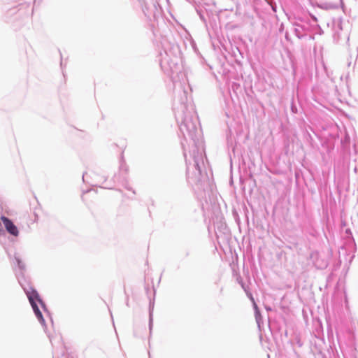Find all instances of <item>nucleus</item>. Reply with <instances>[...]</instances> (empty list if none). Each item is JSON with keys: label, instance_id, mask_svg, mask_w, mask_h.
Wrapping results in <instances>:
<instances>
[{"label": "nucleus", "instance_id": "f257e3e1", "mask_svg": "<svg viewBox=\"0 0 358 358\" xmlns=\"http://www.w3.org/2000/svg\"><path fill=\"white\" fill-rule=\"evenodd\" d=\"M173 110L180 133L185 140L189 138L192 149L187 154L185 144L181 143L186 162L187 179L191 185H200L208 179L204 162V144L194 106L185 90L174 99Z\"/></svg>", "mask_w": 358, "mask_h": 358}, {"label": "nucleus", "instance_id": "f03ea898", "mask_svg": "<svg viewBox=\"0 0 358 358\" xmlns=\"http://www.w3.org/2000/svg\"><path fill=\"white\" fill-rule=\"evenodd\" d=\"M15 260L18 268V270L16 271L15 273L18 282L25 292L36 317L42 326L45 327V320L42 313L39 310L37 302L41 305L43 309H45V305L40 298L37 291L33 287L29 278L26 277L24 275L25 264L16 255L15 256Z\"/></svg>", "mask_w": 358, "mask_h": 358}, {"label": "nucleus", "instance_id": "7ed1b4c3", "mask_svg": "<svg viewBox=\"0 0 358 358\" xmlns=\"http://www.w3.org/2000/svg\"><path fill=\"white\" fill-rule=\"evenodd\" d=\"M160 66L167 75L172 76L180 71L179 58L174 55L171 56L166 51L163 55L161 53Z\"/></svg>", "mask_w": 358, "mask_h": 358}, {"label": "nucleus", "instance_id": "20e7f679", "mask_svg": "<svg viewBox=\"0 0 358 358\" xmlns=\"http://www.w3.org/2000/svg\"><path fill=\"white\" fill-rule=\"evenodd\" d=\"M1 220L5 226L6 231L11 235L14 236H17L19 231L17 227L13 224V222L8 217L5 216L1 217Z\"/></svg>", "mask_w": 358, "mask_h": 358}, {"label": "nucleus", "instance_id": "39448f33", "mask_svg": "<svg viewBox=\"0 0 358 358\" xmlns=\"http://www.w3.org/2000/svg\"><path fill=\"white\" fill-rule=\"evenodd\" d=\"M343 20L341 17L335 18L333 20L334 26V39L335 41L338 42L341 38V31L343 29L342 27Z\"/></svg>", "mask_w": 358, "mask_h": 358}, {"label": "nucleus", "instance_id": "423d86ee", "mask_svg": "<svg viewBox=\"0 0 358 358\" xmlns=\"http://www.w3.org/2000/svg\"><path fill=\"white\" fill-rule=\"evenodd\" d=\"M254 309H255V320H256V322H257V324L259 328H260L261 323L262 322V315L259 310V308L255 303H254Z\"/></svg>", "mask_w": 358, "mask_h": 358}, {"label": "nucleus", "instance_id": "0eeeda50", "mask_svg": "<svg viewBox=\"0 0 358 358\" xmlns=\"http://www.w3.org/2000/svg\"><path fill=\"white\" fill-rule=\"evenodd\" d=\"M153 308H154V302L150 301V306H149V329L151 331L152 327V313H153Z\"/></svg>", "mask_w": 358, "mask_h": 358}, {"label": "nucleus", "instance_id": "6e6552de", "mask_svg": "<svg viewBox=\"0 0 358 358\" xmlns=\"http://www.w3.org/2000/svg\"><path fill=\"white\" fill-rule=\"evenodd\" d=\"M120 171L124 172L125 173H127L128 171V166L126 165V164L123 161L120 162Z\"/></svg>", "mask_w": 358, "mask_h": 358}, {"label": "nucleus", "instance_id": "1a4fd4ad", "mask_svg": "<svg viewBox=\"0 0 358 358\" xmlns=\"http://www.w3.org/2000/svg\"><path fill=\"white\" fill-rule=\"evenodd\" d=\"M107 180V178L103 176L101 178V180H95L94 182H95V184L94 185H97L99 183H103L104 182H106Z\"/></svg>", "mask_w": 358, "mask_h": 358}, {"label": "nucleus", "instance_id": "9d476101", "mask_svg": "<svg viewBox=\"0 0 358 358\" xmlns=\"http://www.w3.org/2000/svg\"><path fill=\"white\" fill-rule=\"evenodd\" d=\"M34 2H35V0H29V1H27L25 2V6H26V7L29 8V7H30V6H31V4L32 3H34Z\"/></svg>", "mask_w": 358, "mask_h": 358}, {"label": "nucleus", "instance_id": "9b49d317", "mask_svg": "<svg viewBox=\"0 0 358 358\" xmlns=\"http://www.w3.org/2000/svg\"><path fill=\"white\" fill-rule=\"evenodd\" d=\"M87 176V173H83V180L84 182H85V178H86Z\"/></svg>", "mask_w": 358, "mask_h": 358}, {"label": "nucleus", "instance_id": "f8f14e48", "mask_svg": "<svg viewBox=\"0 0 358 358\" xmlns=\"http://www.w3.org/2000/svg\"><path fill=\"white\" fill-rule=\"evenodd\" d=\"M248 296L250 297V299L252 300V301L253 302V303H255V301H254V299H253V297H252V294H248Z\"/></svg>", "mask_w": 358, "mask_h": 358}, {"label": "nucleus", "instance_id": "ddd939ff", "mask_svg": "<svg viewBox=\"0 0 358 358\" xmlns=\"http://www.w3.org/2000/svg\"><path fill=\"white\" fill-rule=\"evenodd\" d=\"M295 31H296V33L297 36H298L299 38H301V36L299 35V29H295Z\"/></svg>", "mask_w": 358, "mask_h": 358}, {"label": "nucleus", "instance_id": "4468645a", "mask_svg": "<svg viewBox=\"0 0 358 358\" xmlns=\"http://www.w3.org/2000/svg\"><path fill=\"white\" fill-rule=\"evenodd\" d=\"M311 17H312V19H313L315 22H317V17H315L314 15H312V16H311Z\"/></svg>", "mask_w": 358, "mask_h": 358}, {"label": "nucleus", "instance_id": "2eb2a0df", "mask_svg": "<svg viewBox=\"0 0 358 358\" xmlns=\"http://www.w3.org/2000/svg\"><path fill=\"white\" fill-rule=\"evenodd\" d=\"M346 234H351L350 233V229H346Z\"/></svg>", "mask_w": 358, "mask_h": 358}, {"label": "nucleus", "instance_id": "dca6fc26", "mask_svg": "<svg viewBox=\"0 0 358 358\" xmlns=\"http://www.w3.org/2000/svg\"><path fill=\"white\" fill-rule=\"evenodd\" d=\"M125 187H126V189H129V190H130V189H131V188H130V187H128L127 186H125Z\"/></svg>", "mask_w": 358, "mask_h": 358}]
</instances>
